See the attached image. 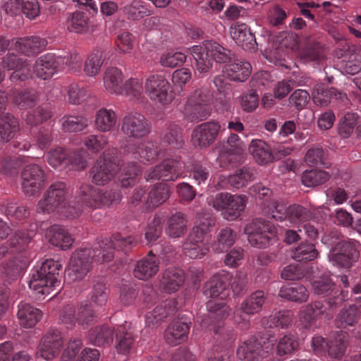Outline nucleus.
<instances>
[{
	"mask_svg": "<svg viewBox=\"0 0 361 361\" xmlns=\"http://www.w3.org/2000/svg\"><path fill=\"white\" fill-rule=\"evenodd\" d=\"M13 49L27 56H35L45 47V40L39 37L13 39Z\"/></svg>",
	"mask_w": 361,
	"mask_h": 361,
	"instance_id": "a211bd4d",
	"label": "nucleus"
},
{
	"mask_svg": "<svg viewBox=\"0 0 361 361\" xmlns=\"http://www.w3.org/2000/svg\"><path fill=\"white\" fill-rule=\"evenodd\" d=\"M161 140L164 143L177 149L183 147L184 145L181 128L172 122L166 124V129L161 133Z\"/></svg>",
	"mask_w": 361,
	"mask_h": 361,
	"instance_id": "79ce46f5",
	"label": "nucleus"
},
{
	"mask_svg": "<svg viewBox=\"0 0 361 361\" xmlns=\"http://www.w3.org/2000/svg\"><path fill=\"white\" fill-rule=\"evenodd\" d=\"M47 235L49 243L61 250L70 249L74 242L73 238L63 226L54 224L48 229Z\"/></svg>",
	"mask_w": 361,
	"mask_h": 361,
	"instance_id": "412c9836",
	"label": "nucleus"
},
{
	"mask_svg": "<svg viewBox=\"0 0 361 361\" xmlns=\"http://www.w3.org/2000/svg\"><path fill=\"white\" fill-rule=\"evenodd\" d=\"M360 310L355 305L342 309L337 315L336 324L338 327L345 329L355 326L360 319Z\"/></svg>",
	"mask_w": 361,
	"mask_h": 361,
	"instance_id": "58836bf2",
	"label": "nucleus"
},
{
	"mask_svg": "<svg viewBox=\"0 0 361 361\" xmlns=\"http://www.w3.org/2000/svg\"><path fill=\"white\" fill-rule=\"evenodd\" d=\"M59 63L53 53H47L38 57L33 65L36 76L43 80L50 79L57 71Z\"/></svg>",
	"mask_w": 361,
	"mask_h": 361,
	"instance_id": "f3484780",
	"label": "nucleus"
},
{
	"mask_svg": "<svg viewBox=\"0 0 361 361\" xmlns=\"http://www.w3.org/2000/svg\"><path fill=\"white\" fill-rule=\"evenodd\" d=\"M270 338V336L260 333L252 336L239 346L237 351L239 358L243 361H258L267 357L271 350Z\"/></svg>",
	"mask_w": 361,
	"mask_h": 361,
	"instance_id": "20e7f679",
	"label": "nucleus"
},
{
	"mask_svg": "<svg viewBox=\"0 0 361 361\" xmlns=\"http://www.w3.org/2000/svg\"><path fill=\"white\" fill-rule=\"evenodd\" d=\"M76 197L82 206L92 210L107 206L106 193L90 183H82L79 186Z\"/></svg>",
	"mask_w": 361,
	"mask_h": 361,
	"instance_id": "9d476101",
	"label": "nucleus"
},
{
	"mask_svg": "<svg viewBox=\"0 0 361 361\" xmlns=\"http://www.w3.org/2000/svg\"><path fill=\"white\" fill-rule=\"evenodd\" d=\"M250 245L257 248L268 247L276 238L277 230L269 221L259 218L254 219L245 228Z\"/></svg>",
	"mask_w": 361,
	"mask_h": 361,
	"instance_id": "7ed1b4c3",
	"label": "nucleus"
},
{
	"mask_svg": "<svg viewBox=\"0 0 361 361\" xmlns=\"http://www.w3.org/2000/svg\"><path fill=\"white\" fill-rule=\"evenodd\" d=\"M312 212L300 204H292L287 207L286 216L274 215V219L280 221L287 220L290 223L297 224L306 221L313 218Z\"/></svg>",
	"mask_w": 361,
	"mask_h": 361,
	"instance_id": "f704fd0d",
	"label": "nucleus"
},
{
	"mask_svg": "<svg viewBox=\"0 0 361 361\" xmlns=\"http://www.w3.org/2000/svg\"><path fill=\"white\" fill-rule=\"evenodd\" d=\"M245 197L228 192H220L212 200L211 204L218 211H224V218L228 221L236 219L245 209Z\"/></svg>",
	"mask_w": 361,
	"mask_h": 361,
	"instance_id": "423d86ee",
	"label": "nucleus"
},
{
	"mask_svg": "<svg viewBox=\"0 0 361 361\" xmlns=\"http://www.w3.org/2000/svg\"><path fill=\"white\" fill-rule=\"evenodd\" d=\"M230 35L235 43L244 50L257 49L256 38L250 30H247L245 25H238L231 27Z\"/></svg>",
	"mask_w": 361,
	"mask_h": 361,
	"instance_id": "b1692460",
	"label": "nucleus"
},
{
	"mask_svg": "<svg viewBox=\"0 0 361 361\" xmlns=\"http://www.w3.org/2000/svg\"><path fill=\"white\" fill-rule=\"evenodd\" d=\"M169 185L166 183L154 185L148 193L147 201L145 203L146 209L155 208L166 202L170 196Z\"/></svg>",
	"mask_w": 361,
	"mask_h": 361,
	"instance_id": "c85d7f7f",
	"label": "nucleus"
},
{
	"mask_svg": "<svg viewBox=\"0 0 361 361\" xmlns=\"http://www.w3.org/2000/svg\"><path fill=\"white\" fill-rule=\"evenodd\" d=\"M63 120V129L70 133L82 131L88 126V119L82 115H66Z\"/></svg>",
	"mask_w": 361,
	"mask_h": 361,
	"instance_id": "864d4df0",
	"label": "nucleus"
},
{
	"mask_svg": "<svg viewBox=\"0 0 361 361\" xmlns=\"http://www.w3.org/2000/svg\"><path fill=\"white\" fill-rule=\"evenodd\" d=\"M21 177L23 190L29 197L38 192L45 181L44 171L37 164L27 165L21 172Z\"/></svg>",
	"mask_w": 361,
	"mask_h": 361,
	"instance_id": "f8f14e48",
	"label": "nucleus"
},
{
	"mask_svg": "<svg viewBox=\"0 0 361 361\" xmlns=\"http://www.w3.org/2000/svg\"><path fill=\"white\" fill-rule=\"evenodd\" d=\"M17 316L22 326L24 328H32L41 319L42 312L30 304L25 303L20 305Z\"/></svg>",
	"mask_w": 361,
	"mask_h": 361,
	"instance_id": "c756f323",
	"label": "nucleus"
},
{
	"mask_svg": "<svg viewBox=\"0 0 361 361\" xmlns=\"http://www.w3.org/2000/svg\"><path fill=\"white\" fill-rule=\"evenodd\" d=\"M52 116L51 111L42 106H37L32 111L27 112L25 121L27 124L36 126L47 121Z\"/></svg>",
	"mask_w": 361,
	"mask_h": 361,
	"instance_id": "680f3d73",
	"label": "nucleus"
},
{
	"mask_svg": "<svg viewBox=\"0 0 361 361\" xmlns=\"http://www.w3.org/2000/svg\"><path fill=\"white\" fill-rule=\"evenodd\" d=\"M113 235L109 238H102L98 240V246L94 250L93 252L96 255H99L100 260L102 262H111L114 258V245H113Z\"/></svg>",
	"mask_w": 361,
	"mask_h": 361,
	"instance_id": "5fc2aeb1",
	"label": "nucleus"
},
{
	"mask_svg": "<svg viewBox=\"0 0 361 361\" xmlns=\"http://www.w3.org/2000/svg\"><path fill=\"white\" fill-rule=\"evenodd\" d=\"M159 260L149 252V255L138 261L134 269L135 276L139 279L147 280L154 276L159 269Z\"/></svg>",
	"mask_w": 361,
	"mask_h": 361,
	"instance_id": "4be33fe9",
	"label": "nucleus"
},
{
	"mask_svg": "<svg viewBox=\"0 0 361 361\" xmlns=\"http://www.w3.org/2000/svg\"><path fill=\"white\" fill-rule=\"evenodd\" d=\"M255 171L253 168L245 166L237 170L233 175H230L227 178L222 180L223 183H227L235 188H243L253 180L255 178Z\"/></svg>",
	"mask_w": 361,
	"mask_h": 361,
	"instance_id": "7c9ffc66",
	"label": "nucleus"
},
{
	"mask_svg": "<svg viewBox=\"0 0 361 361\" xmlns=\"http://www.w3.org/2000/svg\"><path fill=\"white\" fill-rule=\"evenodd\" d=\"M185 275L182 269L171 267L166 269L160 281V286L168 293L177 291L184 283Z\"/></svg>",
	"mask_w": 361,
	"mask_h": 361,
	"instance_id": "6ab92c4d",
	"label": "nucleus"
},
{
	"mask_svg": "<svg viewBox=\"0 0 361 361\" xmlns=\"http://www.w3.org/2000/svg\"><path fill=\"white\" fill-rule=\"evenodd\" d=\"M67 30L70 32L84 34L90 30V20L84 12L75 11L71 13L66 22Z\"/></svg>",
	"mask_w": 361,
	"mask_h": 361,
	"instance_id": "72a5a7b5",
	"label": "nucleus"
},
{
	"mask_svg": "<svg viewBox=\"0 0 361 361\" xmlns=\"http://www.w3.org/2000/svg\"><path fill=\"white\" fill-rule=\"evenodd\" d=\"M267 297L262 290H257L249 296L240 305V310L247 314H254L261 311Z\"/></svg>",
	"mask_w": 361,
	"mask_h": 361,
	"instance_id": "4c0bfd02",
	"label": "nucleus"
},
{
	"mask_svg": "<svg viewBox=\"0 0 361 361\" xmlns=\"http://www.w3.org/2000/svg\"><path fill=\"white\" fill-rule=\"evenodd\" d=\"M221 125L218 121H207L197 126L192 134L195 144L200 148H207L212 145L221 130Z\"/></svg>",
	"mask_w": 361,
	"mask_h": 361,
	"instance_id": "4468645a",
	"label": "nucleus"
},
{
	"mask_svg": "<svg viewBox=\"0 0 361 361\" xmlns=\"http://www.w3.org/2000/svg\"><path fill=\"white\" fill-rule=\"evenodd\" d=\"M335 284L329 276H322L312 282L314 293L318 295H328L332 293Z\"/></svg>",
	"mask_w": 361,
	"mask_h": 361,
	"instance_id": "338daca9",
	"label": "nucleus"
},
{
	"mask_svg": "<svg viewBox=\"0 0 361 361\" xmlns=\"http://www.w3.org/2000/svg\"><path fill=\"white\" fill-rule=\"evenodd\" d=\"M63 339L60 331L51 329L41 338L37 354L46 360H50L58 356L62 347Z\"/></svg>",
	"mask_w": 361,
	"mask_h": 361,
	"instance_id": "2eb2a0df",
	"label": "nucleus"
},
{
	"mask_svg": "<svg viewBox=\"0 0 361 361\" xmlns=\"http://www.w3.org/2000/svg\"><path fill=\"white\" fill-rule=\"evenodd\" d=\"M104 51L99 49H94L87 57L84 66V71L88 76H94L100 72L101 67L104 61Z\"/></svg>",
	"mask_w": 361,
	"mask_h": 361,
	"instance_id": "de8ad7c7",
	"label": "nucleus"
},
{
	"mask_svg": "<svg viewBox=\"0 0 361 361\" xmlns=\"http://www.w3.org/2000/svg\"><path fill=\"white\" fill-rule=\"evenodd\" d=\"M0 65L4 70L13 71L9 76L13 82H24L32 77L30 61L14 52H8L3 56Z\"/></svg>",
	"mask_w": 361,
	"mask_h": 361,
	"instance_id": "0eeeda50",
	"label": "nucleus"
},
{
	"mask_svg": "<svg viewBox=\"0 0 361 361\" xmlns=\"http://www.w3.org/2000/svg\"><path fill=\"white\" fill-rule=\"evenodd\" d=\"M94 250L84 247L75 250L71 256L69 267L65 271V280L71 283L81 280L90 271L93 259L100 261Z\"/></svg>",
	"mask_w": 361,
	"mask_h": 361,
	"instance_id": "f03ea898",
	"label": "nucleus"
},
{
	"mask_svg": "<svg viewBox=\"0 0 361 361\" xmlns=\"http://www.w3.org/2000/svg\"><path fill=\"white\" fill-rule=\"evenodd\" d=\"M160 152L159 147L152 142H148L138 147V150L134 152L135 158H140L147 161H154L158 159Z\"/></svg>",
	"mask_w": 361,
	"mask_h": 361,
	"instance_id": "bf43d9fd",
	"label": "nucleus"
},
{
	"mask_svg": "<svg viewBox=\"0 0 361 361\" xmlns=\"http://www.w3.org/2000/svg\"><path fill=\"white\" fill-rule=\"evenodd\" d=\"M116 174L117 173L102 164L101 161H97L90 171L92 182L97 185H104Z\"/></svg>",
	"mask_w": 361,
	"mask_h": 361,
	"instance_id": "37998d69",
	"label": "nucleus"
},
{
	"mask_svg": "<svg viewBox=\"0 0 361 361\" xmlns=\"http://www.w3.org/2000/svg\"><path fill=\"white\" fill-rule=\"evenodd\" d=\"M234 62L224 67V73L226 78L235 82H244L251 74V66L247 62Z\"/></svg>",
	"mask_w": 361,
	"mask_h": 361,
	"instance_id": "a878e982",
	"label": "nucleus"
},
{
	"mask_svg": "<svg viewBox=\"0 0 361 361\" xmlns=\"http://www.w3.org/2000/svg\"><path fill=\"white\" fill-rule=\"evenodd\" d=\"M212 114L209 105L189 106L185 107V115L192 122L206 120Z\"/></svg>",
	"mask_w": 361,
	"mask_h": 361,
	"instance_id": "6e6d98bb",
	"label": "nucleus"
},
{
	"mask_svg": "<svg viewBox=\"0 0 361 361\" xmlns=\"http://www.w3.org/2000/svg\"><path fill=\"white\" fill-rule=\"evenodd\" d=\"M189 326L180 320H173L165 330L164 338L171 345H179L185 341L189 333Z\"/></svg>",
	"mask_w": 361,
	"mask_h": 361,
	"instance_id": "aec40b11",
	"label": "nucleus"
},
{
	"mask_svg": "<svg viewBox=\"0 0 361 361\" xmlns=\"http://www.w3.org/2000/svg\"><path fill=\"white\" fill-rule=\"evenodd\" d=\"M331 176L322 169L305 170L301 176V182L303 185L308 188H315L327 182Z\"/></svg>",
	"mask_w": 361,
	"mask_h": 361,
	"instance_id": "a19ab883",
	"label": "nucleus"
},
{
	"mask_svg": "<svg viewBox=\"0 0 361 361\" xmlns=\"http://www.w3.org/2000/svg\"><path fill=\"white\" fill-rule=\"evenodd\" d=\"M360 256L353 242L341 240L331 248V260L340 267L349 268L357 261Z\"/></svg>",
	"mask_w": 361,
	"mask_h": 361,
	"instance_id": "ddd939ff",
	"label": "nucleus"
},
{
	"mask_svg": "<svg viewBox=\"0 0 361 361\" xmlns=\"http://www.w3.org/2000/svg\"><path fill=\"white\" fill-rule=\"evenodd\" d=\"M236 233L231 228L226 227L221 229L216 235V240L213 247L216 252L221 253L227 250L235 243Z\"/></svg>",
	"mask_w": 361,
	"mask_h": 361,
	"instance_id": "c03bdc74",
	"label": "nucleus"
},
{
	"mask_svg": "<svg viewBox=\"0 0 361 361\" xmlns=\"http://www.w3.org/2000/svg\"><path fill=\"white\" fill-rule=\"evenodd\" d=\"M67 195L66 184L58 182L51 184L44 192L43 198L37 204V211L42 213H50L56 209L63 207Z\"/></svg>",
	"mask_w": 361,
	"mask_h": 361,
	"instance_id": "1a4fd4ad",
	"label": "nucleus"
},
{
	"mask_svg": "<svg viewBox=\"0 0 361 361\" xmlns=\"http://www.w3.org/2000/svg\"><path fill=\"white\" fill-rule=\"evenodd\" d=\"M245 155L243 147L224 148L219 156L220 166L228 168L242 164L245 161Z\"/></svg>",
	"mask_w": 361,
	"mask_h": 361,
	"instance_id": "2f4dec72",
	"label": "nucleus"
},
{
	"mask_svg": "<svg viewBox=\"0 0 361 361\" xmlns=\"http://www.w3.org/2000/svg\"><path fill=\"white\" fill-rule=\"evenodd\" d=\"M145 89L152 99L163 104H169L173 99L171 85L163 75L149 76L146 80Z\"/></svg>",
	"mask_w": 361,
	"mask_h": 361,
	"instance_id": "9b49d317",
	"label": "nucleus"
},
{
	"mask_svg": "<svg viewBox=\"0 0 361 361\" xmlns=\"http://www.w3.org/2000/svg\"><path fill=\"white\" fill-rule=\"evenodd\" d=\"M187 223L185 215L182 212L172 214L168 219L167 232L173 238H180L187 232Z\"/></svg>",
	"mask_w": 361,
	"mask_h": 361,
	"instance_id": "a18cd8bd",
	"label": "nucleus"
},
{
	"mask_svg": "<svg viewBox=\"0 0 361 361\" xmlns=\"http://www.w3.org/2000/svg\"><path fill=\"white\" fill-rule=\"evenodd\" d=\"M25 260L20 258H13L2 264V273L9 280H16L20 273L27 267Z\"/></svg>",
	"mask_w": 361,
	"mask_h": 361,
	"instance_id": "603ef678",
	"label": "nucleus"
},
{
	"mask_svg": "<svg viewBox=\"0 0 361 361\" xmlns=\"http://www.w3.org/2000/svg\"><path fill=\"white\" fill-rule=\"evenodd\" d=\"M319 252L313 243L302 242L293 250V257L298 262H310L317 258Z\"/></svg>",
	"mask_w": 361,
	"mask_h": 361,
	"instance_id": "8fccbe9b",
	"label": "nucleus"
},
{
	"mask_svg": "<svg viewBox=\"0 0 361 361\" xmlns=\"http://www.w3.org/2000/svg\"><path fill=\"white\" fill-rule=\"evenodd\" d=\"M207 47L208 51L211 53V58L216 63H231L235 59V55L231 51L215 42L207 41Z\"/></svg>",
	"mask_w": 361,
	"mask_h": 361,
	"instance_id": "09e8293b",
	"label": "nucleus"
},
{
	"mask_svg": "<svg viewBox=\"0 0 361 361\" xmlns=\"http://www.w3.org/2000/svg\"><path fill=\"white\" fill-rule=\"evenodd\" d=\"M326 154L322 147H312L309 149L304 158V161L309 166H324Z\"/></svg>",
	"mask_w": 361,
	"mask_h": 361,
	"instance_id": "e2e57ef3",
	"label": "nucleus"
},
{
	"mask_svg": "<svg viewBox=\"0 0 361 361\" xmlns=\"http://www.w3.org/2000/svg\"><path fill=\"white\" fill-rule=\"evenodd\" d=\"M61 269L59 262L53 259H47L36 274H33L29 283L30 288L48 298L55 297L61 287V281L58 280Z\"/></svg>",
	"mask_w": 361,
	"mask_h": 361,
	"instance_id": "f257e3e1",
	"label": "nucleus"
},
{
	"mask_svg": "<svg viewBox=\"0 0 361 361\" xmlns=\"http://www.w3.org/2000/svg\"><path fill=\"white\" fill-rule=\"evenodd\" d=\"M39 94L33 88L18 90L11 95V102L20 109H27L34 107L38 102Z\"/></svg>",
	"mask_w": 361,
	"mask_h": 361,
	"instance_id": "5701e85b",
	"label": "nucleus"
},
{
	"mask_svg": "<svg viewBox=\"0 0 361 361\" xmlns=\"http://www.w3.org/2000/svg\"><path fill=\"white\" fill-rule=\"evenodd\" d=\"M101 164L118 173L121 169V160L118 157V151L116 148H109L103 152V159H99Z\"/></svg>",
	"mask_w": 361,
	"mask_h": 361,
	"instance_id": "69168bd1",
	"label": "nucleus"
},
{
	"mask_svg": "<svg viewBox=\"0 0 361 361\" xmlns=\"http://www.w3.org/2000/svg\"><path fill=\"white\" fill-rule=\"evenodd\" d=\"M279 295L288 300L302 303L307 301L309 292L305 286L295 283L291 286L281 287Z\"/></svg>",
	"mask_w": 361,
	"mask_h": 361,
	"instance_id": "ea45409f",
	"label": "nucleus"
},
{
	"mask_svg": "<svg viewBox=\"0 0 361 361\" xmlns=\"http://www.w3.org/2000/svg\"><path fill=\"white\" fill-rule=\"evenodd\" d=\"M103 80L104 87L109 92L121 94L123 75L120 69L116 67L107 68L104 73Z\"/></svg>",
	"mask_w": 361,
	"mask_h": 361,
	"instance_id": "cd10ccee",
	"label": "nucleus"
},
{
	"mask_svg": "<svg viewBox=\"0 0 361 361\" xmlns=\"http://www.w3.org/2000/svg\"><path fill=\"white\" fill-rule=\"evenodd\" d=\"M183 165V163L181 161L180 157L176 159H166L159 164L149 169L145 173V178L147 181L161 180L166 182L173 180L179 176Z\"/></svg>",
	"mask_w": 361,
	"mask_h": 361,
	"instance_id": "6e6552de",
	"label": "nucleus"
},
{
	"mask_svg": "<svg viewBox=\"0 0 361 361\" xmlns=\"http://www.w3.org/2000/svg\"><path fill=\"white\" fill-rule=\"evenodd\" d=\"M228 286L226 277L214 276L204 284V294L214 299L220 298L224 300L228 295Z\"/></svg>",
	"mask_w": 361,
	"mask_h": 361,
	"instance_id": "473e14b6",
	"label": "nucleus"
},
{
	"mask_svg": "<svg viewBox=\"0 0 361 361\" xmlns=\"http://www.w3.org/2000/svg\"><path fill=\"white\" fill-rule=\"evenodd\" d=\"M249 151L255 161L261 164L266 165L289 154L288 149H280L278 152H272L270 147L262 140H254L251 142Z\"/></svg>",
	"mask_w": 361,
	"mask_h": 361,
	"instance_id": "dca6fc26",
	"label": "nucleus"
},
{
	"mask_svg": "<svg viewBox=\"0 0 361 361\" xmlns=\"http://www.w3.org/2000/svg\"><path fill=\"white\" fill-rule=\"evenodd\" d=\"M299 348L298 341L290 334L283 336L278 342L276 346L277 354L283 356L291 354L298 350Z\"/></svg>",
	"mask_w": 361,
	"mask_h": 361,
	"instance_id": "052dcab7",
	"label": "nucleus"
},
{
	"mask_svg": "<svg viewBox=\"0 0 361 361\" xmlns=\"http://www.w3.org/2000/svg\"><path fill=\"white\" fill-rule=\"evenodd\" d=\"M357 116L355 113H346L339 121L338 133L343 138L350 136L357 124Z\"/></svg>",
	"mask_w": 361,
	"mask_h": 361,
	"instance_id": "4d7b16f0",
	"label": "nucleus"
},
{
	"mask_svg": "<svg viewBox=\"0 0 361 361\" xmlns=\"http://www.w3.org/2000/svg\"><path fill=\"white\" fill-rule=\"evenodd\" d=\"M259 97L255 90H250L240 97V106L247 113L254 111L259 106Z\"/></svg>",
	"mask_w": 361,
	"mask_h": 361,
	"instance_id": "0e129e2a",
	"label": "nucleus"
},
{
	"mask_svg": "<svg viewBox=\"0 0 361 361\" xmlns=\"http://www.w3.org/2000/svg\"><path fill=\"white\" fill-rule=\"evenodd\" d=\"M336 90L334 87L325 88L323 85H317L312 91L313 102L318 106L326 107L331 101L334 96H336Z\"/></svg>",
	"mask_w": 361,
	"mask_h": 361,
	"instance_id": "3c124183",
	"label": "nucleus"
},
{
	"mask_svg": "<svg viewBox=\"0 0 361 361\" xmlns=\"http://www.w3.org/2000/svg\"><path fill=\"white\" fill-rule=\"evenodd\" d=\"M109 295V290L103 281H94L90 296V300L93 303L101 306L106 305Z\"/></svg>",
	"mask_w": 361,
	"mask_h": 361,
	"instance_id": "13d9d810",
	"label": "nucleus"
},
{
	"mask_svg": "<svg viewBox=\"0 0 361 361\" xmlns=\"http://www.w3.org/2000/svg\"><path fill=\"white\" fill-rule=\"evenodd\" d=\"M207 41L202 46H194L192 55L196 61L197 69L200 73H207L212 67V58L207 49Z\"/></svg>",
	"mask_w": 361,
	"mask_h": 361,
	"instance_id": "e433bc0d",
	"label": "nucleus"
},
{
	"mask_svg": "<svg viewBox=\"0 0 361 361\" xmlns=\"http://www.w3.org/2000/svg\"><path fill=\"white\" fill-rule=\"evenodd\" d=\"M151 130L150 121L139 112H128L121 120V131L128 138L142 139L148 136Z\"/></svg>",
	"mask_w": 361,
	"mask_h": 361,
	"instance_id": "39448f33",
	"label": "nucleus"
},
{
	"mask_svg": "<svg viewBox=\"0 0 361 361\" xmlns=\"http://www.w3.org/2000/svg\"><path fill=\"white\" fill-rule=\"evenodd\" d=\"M19 130L18 121L11 114L7 113L0 117V139L2 142L11 140Z\"/></svg>",
	"mask_w": 361,
	"mask_h": 361,
	"instance_id": "c9c22d12",
	"label": "nucleus"
},
{
	"mask_svg": "<svg viewBox=\"0 0 361 361\" xmlns=\"http://www.w3.org/2000/svg\"><path fill=\"white\" fill-rule=\"evenodd\" d=\"M87 338L96 346H109L114 341V331L109 326H97L89 330Z\"/></svg>",
	"mask_w": 361,
	"mask_h": 361,
	"instance_id": "393cba45",
	"label": "nucleus"
},
{
	"mask_svg": "<svg viewBox=\"0 0 361 361\" xmlns=\"http://www.w3.org/2000/svg\"><path fill=\"white\" fill-rule=\"evenodd\" d=\"M77 323L80 325H90L95 318V312L90 305L82 304L75 308Z\"/></svg>",
	"mask_w": 361,
	"mask_h": 361,
	"instance_id": "774afa93",
	"label": "nucleus"
},
{
	"mask_svg": "<svg viewBox=\"0 0 361 361\" xmlns=\"http://www.w3.org/2000/svg\"><path fill=\"white\" fill-rule=\"evenodd\" d=\"M116 114L111 109L102 108L97 111L95 116V124L101 132L110 131L116 125Z\"/></svg>",
	"mask_w": 361,
	"mask_h": 361,
	"instance_id": "49530a36",
	"label": "nucleus"
},
{
	"mask_svg": "<svg viewBox=\"0 0 361 361\" xmlns=\"http://www.w3.org/2000/svg\"><path fill=\"white\" fill-rule=\"evenodd\" d=\"M348 343L349 335L347 332L343 331L336 332L334 338L326 343L329 355L335 359L341 358L345 353Z\"/></svg>",
	"mask_w": 361,
	"mask_h": 361,
	"instance_id": "bb28decb",
	"label": "nucleus"
}]
</instances>
